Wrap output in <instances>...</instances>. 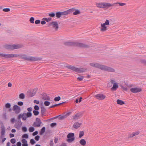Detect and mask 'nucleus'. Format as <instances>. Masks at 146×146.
Wrapping results in <instances>:
<instances>
[{
	"label": "nucleus",
	"instance_id": "nucleus-49",
	"mask_svg": "<svg viewBox=\"0 0 146 146\" xmlns=\"http://www.w3.org/2000/svg\"><path fill=\"white\" fill-rule=\"evenodd\" d=\"M43 99L46 100H50V98L48 96H46V97H43Z\"/></svg>",
	"mask_w": 146,
	"mask_h": 146
},
{
	"label": "nucleus",
	"instance_id": "nucleus-55",
	"mask_svg": "<svg viewBox=\"0 0 146 146\" xmlns=\"http://www.w3.org/2000/svg\"><path fill=\"white\" fill-rule=\"evenodd\" d=\"M22 142L23 143V144L25 143H27V141L25 139H23L22 140Z\"/></svg>",
	"mask_w": 146,
	"mask_h": 146
},
{
	"label": "nucleus",
	"instance_id": "nucleus-53",
	"mask_svg": "<svg viewBox=\"0 0 146 146\" xmlns=\"http://www.w3.org/2000/svg\"><path fill=\"white\" fill-rule=\"evenodd\" d=\"M56 123H52L50 124V126L53 127L56 125Z\"/></svg>",
	"mask_w": 146,
	"mask_h": 146
},
{
	"label": "nucleus",
	"instance_id": "nucleus-51",
	"mask_svg": "<svg viewBox=\"0 0 146 146\" xmlns=\"http://www.w3.org/2000/svg\"><path fill=\"white\" fill-rule=\"evenodd\" d=\"M15 121V118H12L10 120L11 122L12 123H13Z\"/></svg>",
	"mask_w": 146,
	"mask_h": 146
},
{
	"label": "nucleus",
	"instance_id": "nucleus-8",
	"mask_svg": "<svg viewBox=\"0 0 146 146\" xmlns=\"http://www.w3.org/2000/svg\"><path fill=\"white\" fill-rule=\"evenodd\" d=\"M130 90L133 93H136L140 92L142 90V89L139 87H134L131 88Z\"/></svg>",
	"mask_w": 146,
	"mask_h": 146
},
{
	"label": "nucleus",
	"instance_id": "nucleus-24",
	"mask_svg": "<svg viewBox=\"0 0 146 146\" xmlns=\"http://www.w3.org/2000/svg\"><path fill=\"white\" fill-rule=\"evenodd\" d=\"M1 134L2 135H4L5 133V128L3 125H1Z\"/></svg>",
	"mask_w": 146,
	"mask_h": 146
},
{
	"label": "nucleus",
	"instance_id": "nucleus-30",
	"mask_svg": "<svg viewBox=\"0 0 146 146\" xmlns=\"http://www.w3.org/2000/svg\"><path fill=\"white\" fill-rule=\"evenodd\" d=\"M35 19L33 17H31L29 19V21L30 23L33 24L34 23Z\"/></svg>",
	"mask_w": 146,
	"mask_h": 146
},
{
	"label": "nucleus",
	"instance_id": "nucleus-48",
	"mask_svg": "<svg viewBox=\"0 0 146 146\" xmlns=\"http://www.w3.org/2000/svg\"><path fill=\"white\" fill-rule=\"evenodd\" d=\"M11 143L14 144L16 142V140L15 139H12L11 140Z\"/></svg>",
	"mask_w": 146,
	"mask_h": 146
},
{
	"label": "nucleus",
	"instance_id": "nucleus-37",
	"mask_svg": "<svg viewBox=\"0 0 146 146\" xmlns=\"http://www.w3.org/2000/svg\"><path fill=\"white\" fill-rule=\"evenodd\" d=\"M60 96H58L55 97L54 99V100L55 101H59L60 100Z\"/></svg>",
	"mask_w": 146,
	"mask_h": 146
},
{
	"label": "nucleus",
	"instance_id": "nucleus-36",
	"mask_svg": "<svg viewBox=\"0 0 146 146\" xmlns=\"http://www.w3.org/2000/svg\"><path fill=\"white\" fill-rule=\"evenodd\" d=\"M45 127H43L42 128V129H41V131L40 132V134H42L43 133H44V132H45Z\"/></svg>",
	"mask_w": 146,
	"mask_h": 146
},
{
	"label": "nucleus",
	"instance_id": "nucleus-62",
	"mask_svg": "<svg viewBox=\"0 0 146 146\" xmlns=\"http://www.w3.org/2000/svg\"><path fill=\"white\" fill-rule=\"evenodd\" d=\"M65 45H70L71 43L68 42H66L65 43Z\"/></svg>",
	"mask_w": 146,
	"mask_h": 146
},
{
	"label": "nucleus",
	"instance_id": "nucleus-31",
	"mask_svg": "<svg viewBox=\"0 0 146 146\" xmlns=\"http://www.w3.org/2000/svg\"><path fill=\"white\" fill-rule=\"evenodd\" d=\"M55 15V13L54 12H52L48 14V16L51 17H54Z\"/></svg>",
	"mask_w": 146,
	"mask_h": 146
},
{
	"label": "nucleus",
	"instance_id": "nucleus-21",
	"mask_svg": "<svg viewBox=\"0 0 146 146\" xmlns=\"http://www.w3.org/2000/svg\"><path fill=\"white\" fill-rule=\"evenodd\" d=\"M103 2H97L96 3V5L98 8H102Z\"/></svg>",
	"mask_w": 146,
	"mask_h": 146
},
{
	"label": "nucleus",
	"instance_id": "nucleus-19",
	"mask_svg": "<svg viewBox=\"0 0 146 146\" xmlns=\"http://www.w3.org/2000/svg\"><path fill=\"white\" fill-rule=\"evenodd\" d=\"M77 46L79 47L86 48L87 46L83 44L80 43H77L76 44Z\"/></svg>",
	"mask_w": 146,
	"mask_h": 146
},
{
	"label": "nucleus",
	"instance_id": "nucleus-38",
	"mask_svg": "<svg viewBox=\"0 0 146 146\" xmlns=\"http://www.w3.org/2000/svg\"><path fill=\"white\" fill-rule=\"evenodd\" d=\"M0 56L5 58H7V54L0 53Z\"/></svg>",
	"mask_w": 146,
	"mask_h": 146
},
{
	"label": "nucleus",
	"instance_id": "nucleus-2",
	"mask_svg": "<svg viewBox=\"0 0 146 146\" xmlns=\"http://www.w3.org/2000/svg\"><path fill=\"white\" fill-rule=\"evenodd\" d=\"M110 25V21L109 20L106 19L105 23L100 24V26L99 27L100 31L103 32L107 31L109 29V27Z\"/></svg>",
	"mask_w": 146,
	"mask_h": 146
},
{
	"label": "nucleus",
	"instance_id": "nucleus-18",
	"mask_svg": "<svg viewBox=\"0 0 146 146\" xmlns=\"http://www.w3.org/2000/svg\"><path fill=\"white\" fill-rule=\"evenodd\" d=\"M39 60V58H36L32 56H29L28 57L27 60L31 61H35Z\"/></svg>",
	"mask_w": 146,
	"mask_h": 146
},
{
	"label": "nucleus",
	"instance_id": "nucleus-27",
	"mask_svg": "<svg viewBox=\"0 0 146 146\" xmlns=\"http://www.w3.org/2000/svg\"><path fill=\"white\" fill-rule=\"evenodd\" d=\"M52 19L50 17H49L48 18H43L42 19V20L45 21L47 22H49Z\"/></svg>",
	"mask_w": 146,
	"mask_h": 146
},
{
	"label": "nucleus",
	"instance_id": "nucleus-22",
	"mask_svg": "<svg viewBox=\"0 0 146 146\" xmlns=\"http://www.w3.org/2000/svg\"><path fill=\"white\" fill-rule=\"evenodd\" d=\"M80 143L82 145L85 146L86 143V141L84 139H82L79 141Z\"/></svg>",
	"mask_w": 146,
	"mask_h": 146
},
{
	"label": "nucleus",
	"instance_id": "nucleus-47",
	"mask_svg": "<svg viewBox=\"0 0 146 146\" xmlns=\"http://www.w3.org/2000/svg\"><path fill=\"white\" fill-rule=\"evenodd\" d=\"M17 104L19 106H22L23 104V103L22 102H19L17 103Z\"/></svg>",
	"mask_w": 146,
	"mask_h": 146
},
{
	"label": "nucleus",
	"instance_id": "nucleus-39",
	"mask_svg": "<svg viewBox=\"0 0 146 146\" xmlns=\"http://www.w3.org/2000/svg\"><path fill=\"white\" fill-rule=\"evenodd\" d=\"M33 113L35 115H37L39 114V112L37 110H34L33 111Z\"/></svg>",
	"mask_w": 146,
	"mask_h": 146
},
{
	"label": "nucleus",
	"instance_id": "nucleus-16",
	"mask_svg": "<svg viewBox=\"0 0 146 146\" xmlns=\"http://www.w3.org/2000/svg\"><path fill=\"white\" fill-rule=\"evenodd\" d=\"M19 55L16 54H7V58H10L13 57H19Z\"/></svg>",
	"mask_w": 146,
	"mask_h": 146
},
{
	"label": "nucleus",
	"instance_id": "nucleus-6",
	"mask_svg": "<svg viewBox=\"0 0 146 146\" xmlns=\"http://www.w3.org/2000/svg\"><path fill=\"white\" fill-rule=\"evenodd\" d=\"M94 97L96 99L101 100L104 99L106 98V96L103 94H99L95 95Z\"/></svg>",
	"mask_w": 146,
	"mask_h": 146
},
{
	"label": "nucleus",
	"instance_id": "nucleus-13",
	"mask_svg": "<svg viewBox=\"0 0 146 146\" xmlns=\"http://www.w3.org/2000/svg\"><path fill=\"white\" fill-rule=\"evenodd\" d=\"M74 9H69L66 11H65L63 12H61L62 15H66L72 13L74 11Z\"/></svg>",
	"mask_w": 146,
	"mask_h": 146
},
{
	"label": "nucleus",
	"instance_id": "nucleus-17",
	"mask_svg": "<svg viewBox=\"0 0 146 146\" xmlns=\"http://www.w3.org/2000/svg\"><path fill=\"white\" fill-rule=\"evenodd\" d=\"M126 5L125 3L120 2L115 3L113 4V5H114L115 7H117L119 5L121 6H123Z\"/></svg>",
	"mask_w": 146,
	"mask_h": 146
},
{
	"label": "nucleus",
	"instance_id": "nucleus-63",
	"mask_svg": "<svg viewBox=\"0 0 146 146\" xmlns=\"http://www.w3.org/2000/svg\"><path fill=\"white\" fill-rule=\"evenodd\" d=\"M34 102L36 104H38L39 103V101L37 100H35L34 101Z\"/></svg>",
	"mask_w": 146,
	"mask_h": 146
},
{
	"label": "nucleus",
	"instance_id": "nucleus-58",
	"mask_svg": "<svg viewBox=\"0 0 146 146\" xmlns=\"http://www.w3.org/2000/svg\"><path fill=\"white\" fill-rule=\"evenodd\" d=\"M58 141V139L56 137H54V142L55 143H56Z\"/></svg>",
	"mask_w": 146,
	"mask_h": 146
},
{
	"label": "nucleus",
	"instance_id": "nucleus-33",
	"mask_svg": "<svg viewBox=\"0 0 146 146\" xmlns=\"http://www.w3.org/2000/svg\"><path fill=\"white\" fill-rule=\"evenodd\" d=\"M10 11V9L9 8H4L3 9V11L4 12H8Z\"/></svg>",
	"mask_w": 146,
	"mask_h": 146
},
{
	"label": "nucleus",
	"instance_id": "nucleus-9",
	"mask_svg": "<svg viewBox=\"0 0 146 146\" xmlns=\"http://www.w3.org/2000/svg\"><path fill=\"white\" fill-rule=\"evenodd\" d=\"M32 113L30 112H27V113H23V120H26L29 117H31Z\"/></svg>",
	"mask_w": 146,
	"mask_h": 146
},
{
	"label": "nucleus",
	"instance_id": "nucleus-42",
	"mask_svg": "<svg viewBox=\"0 0 146 146\" xmlns=\"http://www.w3.org/2000/svg\"><path fill=\"white\" fill-rule=\"evenodd\" d=\"M83 76H80L79 77H78L77 79L78 81H81L83 79Z\"/></svg>",
	"mask_w": 146,
	"mask_h": 146
},
{
	"label": "nucleus",
	"instance_id": "nucleus-56",
	"mask_svg": "<svg viewBox=\"0 0 146 146\" xmlns=\"http://www.w3.org/2000/svg\"><path fill=\"white\" fill-rule=\"evenodd\" d=\"M121 88L123 89V90L126 91L127 90V88L126 87H124L123 86H121Z\"/></svg>",
	"mask_w": 146,
	"mask_h": 146
},
{
	"label": "nucleus",
	"instance_id": "nucleus-52",
	"mask_svg": "<svg viewBox=\"0 0 146 146\" xmlns=\"http://www.w3.org/2000/svg\"><path fill=\"white\" fill-rule=\"evenodd\" d=\"M40 21L39 20H37L35 21V24H38L40 23Z\"/></svg>",
	"mask_w": 146,
	"mask_h": 146
},
{
	"label": "nucleus",
	"instance_id": "nucleus-54",
	"mask_svg": "<svg viewBox=\"0 0 146 146\" xmlns=\"http://www.w3.org/2000/svg\"><path fill=\"white\" fill-rule=\"evenodd\" d=\"M40 138V136L38 135H37L35 137V139L37 141H38Z\"/></svg>",
	"mask_w": 146,
	"mask_h": 146
},
{
	"label": "nucleus",
	"instance_id": "nucleus-5",
	"mask_svg": "<svg viewBox=\"0 0 146 146\" xmlns=\"http://www.w3.org/2000/svg\"><path fill=\"white\" fill-rule=\"evenodd\" d=\"M67 139L66 141L69 143L73 142L75 140L74 134V133H71L68 134L67 136Z\"/></svg>",
	"mask_w": 146,
	"mask_h": 146
},
{
	"label": "nucleus",
	"instance_id": "nucleus-40",
	"mask_svg": "<svg viewBox=\"0 0 146 146\" xmlns=\"http://www.w3.org/2000/svg\"><path fill=\"white\" fill-rule=\"evenodd\" d=\"M84 135V132L83 131H80L79 134V137L81 138Z\"/></svg>",
	"mask_w": 146,
	"mask_h": 146
},
{
	"label": "nucleus",
	"instance_id": "nucleus-12",
	"mask_svg": "<svg viewBox=\"0 0 146 146\" xmlns=\"http://www.w3.org/2000/svg\"><path fill=\"white\" fill-rule=\"evenodd\" d=\"M50 25L52 26V27L55 29V31H57L58 28V23L56 22H51Z\"/></svg>",
	"mask_w": 146,
	"mask_h": 146
},
{
	"label": "nucleus",
	"instance_id": "nucleus-26",
	"mask_svg": "<svg viewBox=\"0 0 146 146\" xmlns=\"http://www.w3.org/2000/svg\"><path fill=\"white\" fill-rule=\"evenodd\" d=\"M117 103L120 105H122L125 104V102L119 99H118L117 101Z\"/></svg>",
	"mask_w": 146,
	"mask_h": 146
},
{
	"label": "nucleus",
	"instance_id": "nucleus-59",
	"mask_svg": "<svg viewBox=\"0 0 146 146\" xmlns=\"http://www.w3.org/2000/svg\"><path fill=\"white\" fill-rule=\"evenodd\" d=\"M38 132L37 131H35V132H34L33 133V136H35V135H37L38 134Z\"/></svg>",
	"mask_w": 146,
	"mask_h": 146
},
{
	"label": "nucleus",
	"instance_id": "nucleus-25",
	"mask_svg": "<svg viewBox=\"0 0 146 146\" xmlns=\"http://www.w3.org/2000/svg\"><path fill=\"white\" fill-rule=\"evenodd\" d=\"M20 58L22 59L27 60L28 57L25 54H22L19 55Z\"/></svg>",
	"mask_w": 146,
	"mask_h": 146
},
{
	"label": "nucleus",
	"instance_id": "nucleus-29",
	"mask_svg": "<svg viewBox=\"0 0 146 146\" xmlns=\"http://www.w3.org/2000/svg\"><path fill=\"white\" fill-rule=\"evenodd\" d=\"M19 98L21 99H23L25 98V96L23 93H21L19 95Z\"/></svg>",
	"mask_w": 146,
	"mask_h": 146
},
{
	"label": "nucleus",
	"instance_id": "nucleus-10",
	"mask_svg": "<svg viewBox=\"0 0 146 146\" xmlns=\"http://www.w3.org/2000/svg\"><path fill=\"white\" fill-rule=\"evenodd\" d=\"M36 122H35L33 126L34 127H39L40 126L42 123L39 119L36 118Z\"/></svg>",
	"mask_w": 146,
	"mask_h": 146
},
{
	"label": "nucleus",
	"instance_id": "nucleus-43",
	"mask_svg": "<svg viewBox=\"0 0 146 146\" xmlns=\"http://www.w3.org/2000/svg\"><path fill=\"white\" fill-rule=\"evenodd\" d=\"M27 130V128L25 127H22V130L24 132H26Z\"/></svg>",
	"mask_w": 146,
	"mask_h": 146
},
{
	"label": "nucleus",
	"instance_id": "nucleus-45",
	"mask_svg": "<svg viewBox=\"0 0 146 146\" xmlns=\"http://www.w3.org/2000/svg\"><path fill=\"white\" fill-rule=\"evenodd\" d=\"M23 114H20L19 115L18 119H20L21 118H22V119L23 120Z\"/></svg>",
	"mask_w": 146,
	"mask_h": 146
},
{
	"label": "nucleus",
	"instance_id": "nucleus-60",
	"mask_svg": "<svg viewBox=\"0 0 146 146\" xmlns=\"http://www.w3.org/2000/svg\"><path fill=\"white\" fill-rule=\"evenodd\" d=\"M32 110V109L31 107H29L27 108V110L29 112L31 111Z\"/></svg>",
	"mask_w": 146,
	"mask_h": 146
},
{
	"label": "nucleus",
	"instance_id": "nucleus-3",
	"mask_svg": "<svg viewBox=\"0 0 146 146\" xmlns=\"http://www.w3.org/2000/svg\"><path fill=\"white\" fill-rule=\"evenodd\" d=\"M67 67L69 69L78 72H85L86 69L83 68H78L76 67L68 65Z\"/></svg>",
	"mask_w": 146,
	"mask_h": 146
},
{
	"label": "nucleus",
	"instance_id": "nucleus-1",
	"mask_svg": "<svg viewBox=\"0 0 146 146\" xmlns=\"http://www.w3.org/2000/svg\"><path fill=\"white\" fill-rule=\"evenodd\" d=\"M90 65L92 66L100 69L102 70L107 71L109 72H115V70L113 68L106 66L102 65L99 63H92L90 64Z\"/></svg>",
	"mask_w": 146,
	"mask_h": 146
},
{
	"label": "nucleus",
	"instance_id": "nucleus-50",
	"mask_svg": "<svg viewBox=\"0 0 146 146\" xmlns=\"http://www.w3.org/2000/svg\"><path fill=\"white\" fill-rule=\"evenodd\" d=\"M49 144H50V146H54V143L53 142V141L52 140H51L50 141Z\"/></svg>",
	"mask_w": 146,
	"mask_h": 146
},
{
	"label": "nucleus",
	"instance_id": "nucleus-28",
	"mask_svg": "<svg viewBox=\"0 0 146 146\" xmlns=\"http://www.w3.org/2000/svg\"><path fill=\"white\" fill-rule=\"evenodd\" d=\"M62 15L61 12H58L56 13V16L57 18H59Z\"/></svg>",
	"mask_w": 146,
	"mask_h": 146
},
{
	"label": "nucleus",
	"instance_id": "nucleus-64",
	"mask_svg": "<svg viewBox=\"0 0 146 146\" xmlns=\"http://www.w3.org/2000/svg\"><path fill=\"white\" fill-rule=\"evenodd\" d=\"M60 146H67L66 144L65 143H62Z\"/></svg>",
	"mask_w": 146,
	"mask_h": 146
},
{
	"label": "nucleus",
	"instance_id": "nucleus-57",
	"mask_svg": "<svg viewBox=\"0 0 146 146\" xmlns=\"http://www.w3.org/2000/svg\"><path fill=\"white\" fill-rule=\"evenodd\" d=\"M34 109L36 110H39V107L38 106L36 105L34 107Z\"/></svg>",
	"mask_w": 146,
	"mask_h": 146
},
{
	"label": "nucleus",
	"instance_id": "nucleus-20",
	"mask_svg": "<svg viewBox=\"0 0 146 146\" xmlns=\"http://www.w3.org/2000/svg\"><path fill=\"white\" fill-rule=\"evenodd\" d=\"M74 9V11H73L72 12H73V15H76L80 13V12L79 10L76 9Z\"/></svg>",
	"mask_w": 146,
	"mask_h": 146
},
{
	"label": "nucleus",
	"instance_id": "nucleus-4",
	"mask_svg": "<svg viewBox=\"0 0 146 146\" xmlns=\"http://www.w3.org/2000/svg\"><path fill=\"white\" fill-rule=\"evenodd\" d=\"M5 48L9 50H13L20 48L21 46L19 44L9 45L7 44L5 45Z\"/></svg>",
	"mask_w": 146,
	"mask_h": 146
},
{
	"label": "nucleus",
	"instance_id": "nucleus-32",
	"mask_svg": "<svg viewBox=\"0 0 146 146\" xmlns=\"http://www.w3.org/2000/svg\"><path fill=\"white\" fill-rule=\"evenodd\" d=\"M50 102L48 101H45L44 102V105L46 106H49L50 105Z\"/></svg>",
	"mask_w": 146,
	"mask_h": 146
},
{
	"label": "nucleus",
	"instance_id": "nucleus-61",
	"mask_svg": "<svg viewBox=\"0 0 146 146\" xmlns=\"http://www.w3.org/2000/svg\"><path fill=\"white\" fill-rule=\"evenodd\" d=\"M17 146H21V143L20 142H18L17 143Z\"/></svg>",
	"mask_w": 146,
	"mask_h": 146
},
{
	"label": "nucleus",
	"instance_id": "nucleus-35",
	"mask_svg": "<svg viewBox=\"0 0 146 146\" xmlns=\"http://www.w3.org/2000/svg\"><path fill=\"white\" fill-rule=\"evenodd\" d=\"M29 130L30 132H32L34 131L35 129L33 127H29Z\"/></svg>",
	"mask_w": 146,
	"mask_h": 146
},
{
	"label": "nucleus",
	"instance_id": "nucleus-46",
	"mask_svg": "<svg viewBox=\"0 0 146 146\" xmlns=\"http://www.w3.org/2000/svg\"><path fill=\"white\" fill-rule=\"evenodd\" d=\"M30 142L31 144L32 145L34 144L35 143V140L33 139H31Z\"/></svg>",
	"mask_w": 146,
	"mask_h": 146
},
{
	"label": "nucleus",
	"instance_id": "nucleus-23",
	"mask_svg": "<svg viewBox=\"0 0 146 146\" xmlns=\"http://www.w3.org/2000/svg\"><path fill=\"white\" fill-rule=\"evenodd\" d=\"M118 87V86L117 83H114L113 87L111 88V89L115 90Z\"/></svg>",
	"mask_w": 146,
	"mask_h": 146
},
{
	"label": "nucleus",
	"instance_id": "nucleus-11",
	"mask_svg": "<svg viewBox=\"0 0 146 146\" xmlns=\"http://www.w3.org/2000/svg\"><path fill=\"white\" fill-rule=\"evenodd\" d=\"M112 6L113 5L110 3L108 2H103L102 8H108Z\"/></svg>",
	"mask_w": 146,
	"mask_h": 146
},
{
	"label": "nucleus",
	"instance_id": "nucleus-15",
	"mask_svg": "<svg viewBox=\"0 0 146 146\" xmlns=\"http://www.w3.org/2000/svg\"><path fill=\"white\" fill-rule=\"evenodd\" d=\"M82 124V123H79L78 122H75L73 125V127L74 128L76 129H77Z\"/></svg>",
	"mask_w": 146,
	"mask_h": 146
},
{
	"label": "nucleus",
	"instance_id": "nucleus-44",
	"mask_svg": "<svg viewBox=\"0 0 146 146\" xmlns=\"http://www.w3.org/2000/svg\"><path fill=\"white\" fill-rule=\"evenodd\" d=\"M133 136H135L138 135L139 133V131H137L133 133Z\"/></svg>",
	"mask_w": 146,
	"mask_h": 146
},
{
	"label": "nucleus",
	"instance_id": "nucleus-7",
	"mask_svg": "<svg viewBox=\"0 0 146 146\" xmlns=\"http://www.w3.org/2000/svg\"><path fill=\"white\" fill-rule=\"evenodd\" d=\"M13 110L16 114L19 113L21 110L20 107L17 105H15L13 107Z\"/></svg>",
	"mask_w": 146,
	"mask_h": 146
},
{
	"label": "nucleus",
	"instance_id": "nucleus-41",
	"mask_svg": "<svg viewBox=\"0 0 146 146\" xmlns=\"http://www.w3.org/2000/svg\"><path fill=\"white\" fill-rule=\"evenodd\" d=\"M28 135L27 134H25L22 136V138H28Z\"/></svg>",
	"mask_w": 146,
	"mask_h": 146
},
{
	"label": "nucleus",
	"instance_id": "nucleus-34",
	"mask_svg": "<svg viewBox=\"0 0 146 146\" xmlns=\"http://www.w3.org/2000/svg\"><path fill=\"white\" fill-rule=\"evenodd\" d=\"M11 105L10 103H7L5 104V107L7 108H10Z\"/></svg>",
	"mask_w": 146,
	"mask_h": 146
},
{
	"label": "nucleus",
	"instance_id": "nucleus-14",
	"mask_svg": "<svg viewBox=\"0 0 146 146\" xmlns=\"http://www.w3.org/2000/svg\"><path fill=\"white\" fill-rule=\"evenodd\" d=\"M81 116V114L80 113H78L73 116L72 119L74 120H76L79 119Z\"/></svg>",
	"mask_w": 146,
	"mask_h": 146
}]
</instances>
